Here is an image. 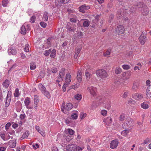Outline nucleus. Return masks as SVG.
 Listing matches in <instances>:
<instances>
[{
	"instance_id": "1",
	"label": "nucleus",
	"mask_w": 151,
	"mask_h": 151,
	"mask_svg": "<svg viewBox=\"0 0 151 151\" xmlns=\"http://www.w3.org/2000/svg\"><path fill=\"white\" fill-rule=\"evenodd\" d=\"M136 6L138 9L141 11L143 15L146 16L148 14L149 9L148 7L145 5L143 3L139 2L137 4Z\"/></svg>"
},
{
	"instance_id": "2",
	"label": "nucleus",
	"mask_w": 151,
	"mask_h": 151,
	"mask_svg": "<svg viewBox=\"0 0 151 151\" xmlns=\"http://www.w3.org/2000/svg\"><path fill=\"white\" fill-rule=\"evenodd\" d=\"M96 74L98 77L101 78L102 79L106 78L108 75L106 71L103 69H100L97 70Z\"/></svg>"
},
{
	"instance_id": "3",
	"label": "nucleus",
	"mask_w": 151,
	"mask_h": 151,
	"mask_svg": "<svg viewBox=\"0 0 151 151\" xmlns=\"http://www.w3.org/2000/svg\"><path fill=\"white\" fill-rule=\"evenodd\" d=\"M73 108V105L70 103L67 104L63 108L61 107L62 111L66 114L68 113V111L70 110Z\"/></svg>"
},
{
	"instance_id": "4",
	"label": "nucleus",
	"mask_w": 151,
	"mask_h": 151,
	"mask_svg": "<svg viewBox=\"0 0 151 151\" xmlns=\"http://www.w3.org/2000/svg\"><path fill=\"white\" fill-rule=\"evenodd\" d=\"M127 10L126 9H119L117 11V17L119 18H122L126 16Z\"/></svg>"
},
{
	"instance_id": "5",
	"label": "nucleus",
	"mask_w": 151,
	"mask_h": 151,
	"mask_svg": "<svg viewBox=\"0 0 151 151\" xmlns=\"http://www.w3.org/2000/svg\"><path fill=\"white\" fill-rule=\"evenodd\" d=\"M145 32L143 31L141 35L139 37V40L141 45H143L146 41V33Z\"/></svg>"
},
{
	"instance_id": "6",
	"label": "nucleus",
	"mask_w": 151,
	"mask_h": 151,
	"mask_svg": "<svg viewBox=\"0 0 151 151\" xmlns=\"http://www.w3.org/2000/svg\"><path fill=\"white\" fill-rule=\"evenodd\" d=\"M125 30V29L122 25L118 26L116 29V33L120 35L123 34Z\"/></svg>"
},
{
	"instance_id": "7",
	"label": "nucleus",
	"mask_w": 151,
	"mask_h": 151,
	"mask_svg": "<svg viewBox=\"0 0 151 151\" xmlns=\"http://www.w3.org/2000/svg\"><path fill=\"white\" fill-rule=\"evenodd\" d=\"M69 0H55V4L57 6H60L62 4L68 3Z\"/></svg>"
},
{
	"instance_id": "8",
	"label": "nucleus",
	"mask_w": 151,
	"mask_h": 151,
	"mask_svg": "<svg viewBox=\"0 0 151 151\" xmlns=\"http://www.w3.org/2000/svg\"><path fill=\"white\" fill-rule=\"evenodd\" d=\"M90 8L89 6L86 4L81 6L78 8L79 11L83 13H85L86 11L89 9Z\"/></svg>"
},
{
	"instance_id": "9",
	"label": "nucleus",
	"mask_w": 151,
	"mask_h": 151,
	"mask_svg": "<svg viewBox=\"0 0 151 151\" xmlns=\"http://www.w3.org/2000/svg\"><path fill=\"white\" fill-rule=\"evenodd\" d=\"M88 91L90 94L93 96L96 95V87L92 86H90L87 88Z\"/></svg>"
},
{
	"instance_id": "10",
	"label": "nucleus",
	"mask_w": 151,
	"mask_h": 151,
	"mask_svg": "<svg viewBox=\"0 0 151 151\" xmlns=\"http://www.w3.org/2000/svg\"><path fill=\"white\" fill-rule=\"evenodd\" d=\"M12 95V92L11 91H9L6 97V100L5 102L6 107H8L9 106L11 100V97Z\"/></svg>"
},
{
	"instance_id": "11",
	"label": "nucleus",
	"mask_w": 151,
	"mask_h": 151,
	"mask_svg": "<svg viewBox=\"0 0 151 151\" xmlns=\"http://www.w3.org/2000/svg\"><path fill=\"white\" fill-rule=\"evenodd\" d=\"M119 142L117 139L112 140L111 142L110 145V147L112 149L116 148Z\"/></svg>"
},
{
	"instance_id": "12",
	"label": "nucleus",
	"mask_w": 151,
	"mask_h": 151,
	"mask_svg": "<svg viewBox=\"0 0 151 151\" xmlns=\"http://www.w3.org/2000/svg\"><path fill=\"white\" fill-rule=\"evenodd\" d=\"M8 52L9 55H15L17 52V51L14 47L11 46L9 48Z\"/></svg>"
},
{
	"instance_id": "13",
	"label": "nucleus",
	"mask_w": 151,
	"mask_h": 151,
	"mask_svg": "<svg viewBox=\"0 0 151 151\" xmlns=\"http://www.w3.org/2000/svg\"><path fill=\"white\" fill-rule=\"evenodd\" d=\"M132 97L137 100H140L143 98V96L142 94L135 93L132 94Z\"/></svg>"
},
{
	"instance_id": "14",
	"label": "nucleus",
	"mask_w": 151,
	"mask_h": 151,
	"mask_svg": "<svg viewBox=\"0 0 151 151\" xmlns=\"http://www.w3.org/2000/svg\"><path fill=\"white\" fill-rule=\"evenodd\" d=\"M75 145H69L66 147L65 151H75Z\"/></svg>"
},
{
	"instance_id": "15",
	"label": "nucleus",
	"mask_w": 151,
	"mask_h": 151,
	"mask_svg": "<svg viewBox=\"0 0 151 151\" xmlns=\"http://www.w3.org/2000/svg\"><path fill=\"white\" fill-rule=\"evenodd\" d=\"M16 143V140L15 139L11 140L8 142V144L9 147L12 148H14L15 147Z\"/></svg>"
},
{
	"instance_id": "16",
	"label": "nucleus",
	"mask_w": 151,
	"mask_h": 151,
	"mask_svg": "<svg viewBox=\"0 0 151 151\" xmlns=\"http://www.w3.org/2000/svg\"><path fill=\"white\" fill-rule=\"evenodd\" d=\"M30 98L28 97H26L24 101L25 105L26 107V108L28 109H31L32 108H31V106H29L30 103Z\"/></svg>"
},
{
	"instance_id": "17",
	"label": "nucleus",
	"mask_w": 151,
	"mask_h": 151,
	"mask_svg": "<svg viewBox=\"0 0 151 151\" xmlns=\"http://www.w3.org/2000/svg\"><path fill=\"white\" fill-rule=\"evenodd\" d=\"M125 122H126V124L128 127L132 126L133 124V120L129 117H127Z\"/></svg>"
},
{
	"instance_id": "18",
	"label": "nucleus",
	"mask_w": 151,
	"mask_h": 151,
	"mask_svg": "<svg viewBox=\"0 0 151 151\" xmlns=\"http://www.w3.org/2000/svg\"><path fill=\"white\" fill-rule=\"evenodd\" d=\"M65 81L67 84H69L71 81V75L69 73L67 74L65 78Z\"/></svg>"
},
{
	"instance_id": "19",
	"label": "nucleus",
	"mask_w": 151,
	"mask_h": 151,
	"mask_svg": "<svg viewBox=\"0 0 151 151\" xmlns=\"http://www.w3.org/2000/svg\"><path fill=\"white\" fill-rule=\"evenodd\" d=\"M139 86V83L136 82H134L133 86H132V90L134 92L136 91L138 89Z\"/></svg>"
},
{
	"instance_id": "20",
	"label": "nucleus",
	"mask_w": 151,
	"mask_h": 151,
	"mask_svg": "<svg viewBox=\"0 0 151 151\" xmlns=\"http://www.w3.org/2000/svg\"><path fill=\"white\" fill-rule=\"evenodd\" d=\"M146 96L149 99H151V86H150L147 88Z\"/></svg>"
},
{
	"instance_id": "21",
	"label": "nucleus",
	"mask_w": 151,
	"mask_h": 151,
	"mask_svg": "<svg viewBox=\"0 0 151 151\" xmlns=\"http://www.w3.org/2000/svg\"><path fill=\"white\" fill-rule=\"evenodd\" d=\"M81 46L77 47L76 49V52L74 55V58H77L78 55L81 51Z\"/></svg>"
},
{
	"instance_id": "22",
	"label": "nucleus",
	"mask_w": 151,
	"mask_h": 151,
	"mask_svg": "<svg viewBox=\"0 0 151 151\" xmlns=\"http://www.w3.org/2000/svg\"><path fill=\"white\" fill-rule=\"evenodd\" d=\"M136 6L137 4L135 5L134 7L130 8L129 9V13L130 14L134 13L136 10L138 9L137 7Z\"/></svg>"
},
{
	"instance_id": "23",
	"label": "nucleus",
	"mask_w": 151,
	"mask_h": 151,
	"mask_svg": "<svg viewBox=\"0 0 151 151\" xmlns=\"http://www.w3.org/2000/svg\"><path fill=\"white\" fill-rule=\"evenodd\" d=\"M90 24V21L87 19L84 20L83 23V26L84 27H88Z\"/></svg>"
},
{
	"instance_id": "24",
	"label": "nucleus",
	"mask_w": 151,
	"mask_h": 151,
	"mask_svg": "<svg viewBox=\"0 0 151 151\" xmlns=\"http://www.w3.org/2000/svg\"><path fill=\"white\" fill-rule=\"evenodd\" d=\"M82 75V73L80 71H78V74L77 76V78L78 80L79 83H80L82 81V78H81V76Z\"/></svg>"
},
{
	"instance_id": "25",
	"label": "nucleus",
	"mask_w": 151,
	"mask_h": 151,
	"mask_svg": "<svg viewBox=\"0 0 151 151\" xmlns=\"http://www.w3.org/2000/svg\"><path fill=\"white\" fill-rule=\"evenodd\" d=\"M38 87L42 93L46 90L45 87L42 83H40L39 84Z\"/></svg>"
},
{
	"instance_id": "26",
	"label": "nucleus",
	"mask_w": 151,
	"mask_h": 151,
	"mask_svg": "<svg viewBox=\"0 0 151 151\" xmlns=\"http://www.w3.org/2000/svg\"><path fill=\"white\" fill-rule=\"evenodd\" d=\"M140 106L142 108L144 109H147L149 107L148 104L145 102L142 103L141 104Z\"/></svg>"
},
{
	"instance_id": "27",
	"label": "nucleus",
	"mask_w": 151,
	"mask_h": 151,
	"mask_svg": "<svg viewBox=\"0 0 151 151\" xmlns=\"http://www.w3.org/2000/svg\"><path fill=\"white\" fill-rule=\"evenodd\" d=\"M35 129L38 132H39L42 136H45L44 132L42 131L40 129V127L37 125L35 126Z\"/></svg>"
},
{
	"instance_id": "28",
	"label": "nucleus",
	"mask_w": 151,
	"mask_h": 151,
	"mask_svg": "<svg viewBox=\"0 0 151 151\" xmlns=\"http://www.w3.org/2000/svg\"><path fill=\"white\" fill-rule=\"evenodd\" d=\"M26 33V30L25 27L24 25H22L21 28V34L24 35Z\"/></svg>"
},
{
	"instance_id": "29",
	"label": "nucleus",
	"mask_w": 151,
	"mask_h": 151,
	"mask_svg": "<svg viewBox=\"0 0 151 151\" xmlns=\"http://www.w3.org/2000/svg\"><path fill=\"white\" fill-rule=\"evenodd\" d=\"M9 84V81L7 80H6L3 83L2 85L4 87L6 88H7L8 87Z\"/></svg>"
},
{
	"instance_id": "30",
	"label": "nucleus",
	"mask_w": 151,
	"mask_h": 151,
	"mask_svg": "<svg viewBox=\"0 0 151 151\" xmlns=\"http://www.w3.org/2000/svg\"><path fill=\"white\" fill-rule=\"evenodd\" d=\"M48 19V13L47 12H45L43 14L42 19L44 21H47Z\"/></svg>"
},
{
	"instance_id": "31",
	"label": "nucleus",
	"mask_w": 151,
	"mask_h": 151,
	"mask_svg": "<svg viewBox=\"0 0 151 151\" xmlns=\"http://www.w3.org/2000/svg\"><path fill=\"white\" fill-rule=\"evenodd\" d=\"M30 69L34 70L36 68V64L35 63L32 62L30 63Z\"/></svg>"
},
{
	"instance_id": "32",
	"label": "nucleus",
	"mask_w": 151,
	"mask_h": 151,
	"mask_svg": "<svg viewBox=\"0 0 151 151\" xmlns=\"http://www.w3.org/2000/svg\"><path fill=\"white\" fill-rule=\"evenodd\" d=\"M129 132V130L127 129H125L121 132V134L124 136H126Z\"/></svg>"
},
{
	"instance_id": "33",
	"label": "nucleus",
	"mask_w": 151,
	"mask_h": 151,
	"mask_svg": "<svg viewBox=\"0 0 151 151\" xmlns=\"http://www.w3.org/2000/svg\"><path fill=\"white\" fill-rule=\"evenodd\" d=\"M45 96H46L48 99L50 97V96L49 92L46 91V90L42 93Z\"/></svg>"
},
{
	"instance_id": "34",
	"label": "nucleus",
	"mask_w": 151,
	"mask_h": 151,
	"mask_svg": "<svg viewBox=\"0 0 151 151\" xmlns=\"http://www.w3.org/2000/svg\"><path fill=\"white\" fill-rule=\"evenodd\" d=\"M132 74L131 72L130 71H127L126 72V79H129Z\"/></svg>"
},
{
	"instance_id": "35",
	"label": "nucleus",
	"mask_w": 151,
	"mask_h": 151,
	"mask_svg": "<svg viewBox=\"0 0 151 151\" xmlns=\"http://www.w3.org/2000/svg\"><path fill=\"white\" fill-rule=\"evenodd\" d=\"M75 97L77 100L80 101L82 99V96L81 94H77L75 95Z\"/></svg>"
},
{
	"instance_id": "36",
	"label": "nucleus",
	"mask_w": 151,
	"mask_h": 151,
	"mask_svg": "<svg viewBox=\"0 0 151 151\" xmlns=\"http://www.w3.org/2000/svg\"><path fill=\"white\" fill-rule=\"evenodd\" d=\"M65 69L64 68H62L59 72V74L64 77L65 74Z\"/></svg>"
},
{
	"instance_id": "37",
	"label": "nucleus",
	"mask_w": 151,
	"mask_h": 151,
	"mask_svg": "<svg viewBox=\"0 0 151 151\" xmlns=\"http://www.w3.org/2000/svg\"><path fill=\"white\" fill-rule=\"evenodd\" d=\"M56 50L55 49H53L51 51V54L50 55V57L51 58H54L56 55Z\"/></svg>"
},
{
	"instance_id": "38",
	"label": "nucleus",
	"mask_w": 151,
	"mask_h": 151,
	"mask_svg": "<svg viewBox=\"0 0 151 151\" xmlns=\"http://www.w3.org/2000/svg\"><path fill=\"white\" fill-rule=\"evenodd\" d=\"M8 3V0H3L2 2V4L3 6L6 7L7 6Z\"/></svg>"
},
{
	"instance_id": "39",
	"label": "nucleus",
	"mask_w": 151,
	"mask_h": 151,
	"mask_svg": "<svg viewBox=\"0 0 151 151\" xmlns=\"http://www.w3.org/2000/svg\"><path fill=\"white\" fill-rule=\"evenodd\" d=\"M6 134L5 133L2 132L0 134V136L1 138V139H3L4 141L7 140L8 138H6L5 136Z\"/></svg>"
},
{
	"instance_id": "40",
	"label": "nucleus",
	"mask_w": 151,
	"mask_h": 151,
	"mask_svg": "<svg viewBox=\"0 0 151 151\" xmlns=\"http://www.w3.org/2000/svg\"><path fill=\"white\" fill-rule=\"evenodd\" d=\"M45 73L44 70L41 71L40 73V78H43L45 75Z\"/></svg>"
},
{
	"instance_id": "41",
	"label": "nucleus",
	"mask_w": 151,
	"mask_h": 151,
	"mask_svg": "<svg viewBox=\"0 0 151 151\" xmlns=\"http://www.w3.org/2000/svg\"><path fill=\"white\" fill-rule=\"evenodd\" d=\"M111 51L110 49H108L104 53V55L105 56H108L110 54Z\"/></svg>"
},
{
	"instance_id": "42",
	"label": "nucleus",
	"mask_w": 151,
	"mask_h": 151,
	"mask_svg": "<svg viewBox=\"0 0 151 151\" xmlns=\"http://www.w3.org/2000/svg\"><path fill=\"white\" fill-rule=\"evenodd\" d=\"M122 71V70L120 67H118L116 68L115 70V73L116 74H118L120 73Z\"/></svg>"
},
{
	"instance_id": "43",
	"label": "nucleus",
	"mask_w": 151,
	"mask_h": 151,
	"mask_svg": "<svg viewBox=\"0 0 151 151\" xmlns=\"http://www.w3.org/2000/svg\"><path fill=\"white\" fill-rule=\"evenodd\" d=\"M38 104L39 103H38L37 102V103L34 102L33 105L32 106H31V108H32V109H37V107H38Z\"/></svg>"
},
{
	"instance_id": "44",
	"label": "nucleus",
	"mask_w": 151,
	"mask_h": 151,
	"mask_svg": "<svg viewBox=\"0 0 151 151\" xmlns=\"http://www.w3.org/2000/svg\"><path fill=\"white\" fill-rule=\"evenodd\" d=\"M78 116V115L76 113H73L71 116V117L74 120H76L77 119Z\"/></svg>"
},
{
	"instance_id": "45",
	"label": "nucleus",
	"mask_w": 151,
	"mask_h": 151,
	"mask_svg": "<svg viewBox=\"0 0 151 151\" xmlns=\"http://www.w3.org/2000/svg\"><path fill=\"white\" fill-rule=\"evenodd\" d=\"M70 21L73 23H76L77 21V18L76 17L70 18Z\"/></svg>"
},
{
	"instance_id": "46",
	"label": "nucleus",
	"mask_w": 151,
	"mask_h": 151,
	"mask_svg": "<svg viewBox=\"0 0 151 151\" xmlns=\"http://www.w3.org/2000/svg\"><path fill=\"white\" fill-rule=\"evenodd\" d=\"M19 89L18 88H17L15 89V92L14 93V96L15 97H18L19 95Z\"/></svg>"
},
{
	"instance_id": "47",
	"label": "nucleus",
	"mask_w": 151,
	"mask_h": 151,
	"mask_svg": "<svg viewBox=\"0 0 151 151\" xmlns=\"http://www.w3.org/2000/svg\"><path fill=\"white\" fill-rule=\"evenodd\" d=\"M36 17L35 15L31 17L30 19V22L32 23H33L35 21Z\"/></svg>"
},
{
	"instance_id": "48",
	"label": "nucleus",
	"mask_w": 151,
	"mask_h": 151,
	"mask_svg": "<svg viewBox=\"0 0 151 151\" xmlns=\"http://www.w3.org/2000/svg\"><path fill=\"white\" fill-rule=\"evenodd\" d=\"M69 134L70 135H73L74 134V131L71 129H67Z\"/></svg>"
},
{
	"instance_id": "49",
	"label": "nucleus",
	"mask_w": 151,
	"mask_h": 151,
	"mask_svg": "<svg viewBox=\"0 0 151 151\" xmlns=\"http://www.w3.org/2000/svg\"><path fill=\"white\" fill-rule=\"evenodd\" d=\"M39 97L37 95L34 96V102L39 103Z\"/></svg>"
},
{
	"instance_id": "50",
	"label": "nucleus",
	"mask_w": 151,
	"mask_h": 151,
	"mask_svg": "<svg viewBox=\"0 0 151 151\" xmlns=\"http://www.w3.org/2000/svg\"><path fill=\"white\" fill-rule=\"evenodd\" d=\"M58 71V70L57 68L55 67H53L51 69V72L53 73H57Z\"/></svg>"
},
{
	"instance_id": "51",
	"label": "nucleus",
	"mask_w": 151,
	"mask_h": 151,
	"mask_svg": "<svg viewBox=\"0 0 151 151\" xmlns=\"http://www.w3.org/2000/svg\"><path fill=\"white\" fill-rule=\"evenodd\" d=\"M51 51V49H50L48 50H45V52L44 53V54L45 56H47L50 53Z\"/></svg>"
},
{
	"instance_id": "52",
	"label": "nucleus",
	"mask_w": 151,
	"mask_h": 151,
	"mask_svg": "<svg viewBox=\"0 0 151 151\" xmlns=\"http://www.w3.org/2000/svg\"><path fill=\"white\" fill-rule=\"evenodd\" d=\"M122 68L124 70H128L129 69L130 67L127 65H123L122 66Z\"/></svg>"
},
{
	"instance_id": "53",
	"label": "nucleus",
	"mask_w": 151,
	"mask_h": 151,
	"mask_svg": "<svg viewBox=\"0 0 151 151\" xmlns=\"http://www.w3.org/2000/svg\"><path fill=\"white\" fill-rule=\"evenodd\" d=\"M106 122L109 124L112 122V119L110 117H108L106 119Z\"/></svg>"
},
{
	"instance_id": "54",
	"label": "nucleus",
	"mask_w": 151,
	"mask_h": 151,
	"mask_svg": "<svg viewBox=\"0 0 151 151\" xmlns=\"http://www.w3.org/2000/svg\"><path fill=\"white\" fill-rule=\"evenodd\" d=\"M40 24L41 26L43 28H45L47 26V24L46 23L43 22H40Z\"/></svg>"
},
{
	"instance_id": "55",
	"label": "nucleus",
	"mask_w": 151,
	"mask_h": 151,
	"mask_svg": "<svg viewBox=\"0 0 151 151\" xmlns=\"http://www.w3.org/2000/svg\"><path fill=\"white\" fill-rule=\"evenodd\" d=\"M75 151H81L82 149L79 146H77L75 145Z\"/></svg>"
},
{
	"instance_id": "56",
	"label": "nucleus",
	"mask_w": 151,
	"mask_h": 151,
	"mask_svg": "<svg viewBox=\"0 0 151 151\" xmlns=\"http://www.w3.org/2000/svg\"><path fill=\"white\" fill-rule=\"evenodd\" d=\"M86 116V114L81 113L80 116V117L81 119H82L84 118Z\"/></svg>"
},
{
	"instance_id": "57",
	"label": "nucleus",
	"mask_w": 151,
	"mask_h": 151,
	"mask_svg": "<svg viewBox=\"0 0 151 151\" xmlns=\"http://www.w3.org/2000/svg\"><path fill=\"white\" fill-rule=\"evenodd\" d=\"M10 126L11 124L10 123H8L6 124L5 126V129L7 131H8V130L9 129Z\"/></svg>"
},
{
	"instance_id": "58",
	"label": "nucleus",
	"mask_w": 151,
	"mask_h": 151,
	"mask_svg": "<svg viewBox=\"0 0 151 151\" xmlns=\"http://www.w3.org/2000/svg\"><path fill=\"white\" fill-rule=\"evenodd\" d=\"M114 15L113 14H111L110 15L109 17V23H110L111 22V20L114 18Z\"/></svg>"
},
{
	"instance_id": "59",
	"label": "nucleus",
	"mask_w": 151,
	"mask_h": 151,
	"mask_svg": "<svg viewBox=\"0 0 151 151\" xmlns=\"http://www.w3.org/2000/svg\"><path fill=\"white\" fill-rule=\"evenodd\" d=\"M29 135L28 132H24L23 134L22 137L24 138L26 137H27Z\"/></svg>"
},
{
	"instance_id": "60",
	"label": "nucleus",
	"mask_w": 151,
	"mask_h": 151,
	"mask_svg": "<svg viewBox=\"0 0 151 151\" xmlns=\"http://www.w3.org/2000/svg\"><path fill=\"white\" fill-rule=\"evenodd\" d=\"M28 46V44H27L26 45L25 47L24 48V51L27 52H28L29 51Z\"/></svg>"
},
{
	"instance_id": "61",
	"label": "nucleus",
	"mask_w": 151,
	"mask_h": 151,
	"mask_svg": "<svg viewBox=\"0 0 151 151\" xmlns=\"http://www.w3.org/2000/svg\"><path fill=\"white\" fill-rule=\"evenodd\" d=\"M77 37L78 38H81L83 35V33L81 32H78L77 33Z\"/></svg>"
},
{
	"instance_id": "62",
	"label": "nucleus",
	"mask_w": 151,
	"mask_h": 151,
	"mask_svg": "<svg viewBox=\"0 0 151 151\" xmlns=\"http://www.w3.org/2000/svg\"><path fill=\"white\" fill-rule=\"evenodd\" d=\"M125 115L124 114H122L120 116V117H119V120L121 121H123L124 120V119L125 118Z\"/></svg>"
},
{
	"instance_id": "63",
	"label": "nucleus",
	"mask_w": 151,
	"mask_h": 151,
	"mask_svg": "<svg viewBox=\"0 0 151 151\" xmlns=\"http://www.w3.org/2000/svg\"><path fill=\"white\" fill-rule=\"evenodd\" d=\"M66 140L67 141L69 142L70 140H71L72 138L70 136H69L68 135V136H66V137L65 138Z\"/></svg>"
},
{
	"instance_id": "64",
	"label": "nucleus",
	"mask_w": 151,
	"mask_h": 151,
	"mask_svg": "<svg viewBox=\"0 0 151 151\" xmlns=\"http://www.w3.org/2000/svg\"><path fill=\"white\" fill-rule=\"evenodd\" d=\"M64 77L62 75L59 74V75L57 76V78L58 79H59L60 81H63V78Z\"/></svg>"
}]
</instances>
